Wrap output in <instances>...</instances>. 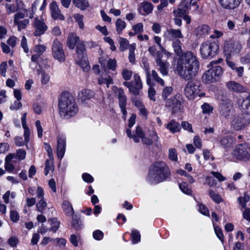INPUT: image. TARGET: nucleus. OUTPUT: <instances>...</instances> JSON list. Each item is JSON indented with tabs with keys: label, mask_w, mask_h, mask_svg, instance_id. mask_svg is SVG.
Masks as SVG:
<instances>
[{
	"label": "nucleus",
	"mask_w": 250,
	"mask_h": 250,
	"mask_svg": "<svg viewBox=\"0 0 250 250\" xmlns=\"http://www.w3.org/2000/svg\"><path fill=\"white\" fill-rule=\"evenodd\" d=\"M250 196L244 193V196H240L238 198V202L241 206L243 208H246L247 207L246 203L250 200Z\"/></svg>",
	"instance_id": "36"
},
{
	"label": "nucleus",
	"mask_w": 250,
	"mask_h": 250,
	"mask_svg": "<svg viewBox=\"0 0 250 250\" xmlns=\"http://www.w3.org/2000/svg\"><path fill=\"white\" fill-rule=\"evenodd\" d=\"M52 166V162L51 160H47L45 162V168H44V174L45 175H47L49 171L51 169Z\"/></svg>",
	"instance_id": "59"
},
{
	"label": "nucleus",
	"mask_w": 250,
	"mask_h": 250,
	"mask_svg": "<svg viewBox=\"0 0 250 250\" xmlns=\"http://www.w3.org/2000/svg\"><path fill=\"white\" fill-rule=\"evenodd\" d=\"M46 206L47 204L43 199H41L40 201L36 205L37 210L41 213H43Z\"/></svg>",
	"instance_id": "49"
},
{
	"label": "nucleus",
	"mask_w": 250,
	"mask_h": 250,
	"mask_svg": "<svg viewBox=\"0 0 250 250\" xmlns=\"http://www.w3.org/2000/svg\"><path fill=\"white\" fill-rule=\"evenodd\" d=\"M59 108L61 116L65 119L73 116L78 111L74 98L67 92L62 94L59 101Z\"/></svg>",
	"instance_id": "3"
},
{
	"label": "nucleus",
	"mask_w": 250,
	"mask_h": 250,
	"mask_svg": "<svg viewBox=\"0 0 250 250\" xmlns=\"http://www.w3.org/2000/svg\"><path fill=\"white\" fill-rule=\"evenodd\" d=\"M122 76L125 80H129L132 76V72L126 69L124 70L122 72Z\"/></svg>",
	"instance_id": "64"
},
{
	"label": "nucleus",
	"mask_w": 250,
	"mask_h": 250,
	"mask_svg": "<svg viewBox=\"0 0 250 250\" xmlns=\"http://www.w3.org/2000/svg\"><path fill=\"white\" fill-rule=\"evenodd\" d=\"M73 3L75 6L82 10L86 9L89 6L87 0H73Z\"/></svg>",
	"instance_id": "30"
},
{
	"label": "nucleus",
	"mask_w": 250,
	"mask_h": 250,
	"mask_svg": "<svg viewBox=\"0 0 250 250\" xmlns=\"http://www.w3.org/2000/svg\"><path fill=\"white\" fill-rule=\"evenodd\" d=\"M71 226L77 230L81 229L83 228L81 220L77 216L75 215L72 217Z\"/></svg>",
	"instance_id": "31"
},
{
	"label": "nucleus",
	"mask_w": 250,
	"mask_h": 250,
	"mask_svg": "<svg viewBox=\"0 0 250 250\" xmlns=\"http://www.w3.org/2000/svg\"><path fill=\"white\" fill-rule=\"evenodd\" d=\"M115 25L116 31L118 34H120L126 27V23L125 21L121 19H118L116 20Z\"/></svg>",
	"instance_id": "33"
},
{
	"label": "nucleus",
	"mask_w": 250,
	"mask_h": 250,
	"mask_svg": "<svg viewBox=\"0 0 250 250\" xmlns=\"http://www.w3.org/2000/svg\"><path fill=\"white\" fill-rule=\"evenodd\" d=\"M166 128L171 133L179 132L181 129L180 124L174 120H171L166 125Z\"/></svg>",
	"instance_id": "24"
},
{
	"label": "nucleus",
	"mask_w": 250,
	"mask_h": 250,
	"mask_svg": "<svg viewBox=\"0 0 250 250\" xmlns=\"http://www.w3.org/2000/svg\"><path fill=\"white\" fill-rule=\"evenodd\" d=\"M18 38L15 36H11L7 40V43L12 48L14 47L17 43Z\"/></svg>",
	"instance_id": "58"
},
{
	"label": "nucleus",
	"mask_w": 250,
	"mask_h": 250,
	"mask_svg": "<svg viewBox=\"0 0 250 250\" xmlns=\"http://www.w3.org/2000/svg\"><path fill=\"white\" fill-rule=\"evenodd\" d=\"M94 95V92L88 89H83L78 94V97L82 102H84L86 100L92 98Z\"/></svg>",
	"instance_id": "22"
},
{
	"label": "nucleus",
	"mask_w": 250,
	"mask_h": 250,
	"mask_svg": "<svg viewBox=\"0 0 250 250\" xmlns=\"http://www.w3.org/2000/svg\"><path fill=\"white\" fill-rule=\"evenodd\" d=\"M85 45L83 43H78L76 46V51L78 58L83 57L84 53L85 51Z\"/></svg>",
	"instance_id": "38"
},
{
	"label": "nucleus",
	"mask_w": 250,
	"mask_h": 250,
	"mask_svg": "<svg viewBox=\"0 0 250 250\" xmlns=\"http://www.w3.org/2000/svg\"><path fill=\"white\" fill-rule=\"evenodd\" d=\"M115 93L119 100V104L121 112L123 113V118L125 120L127 115V111L126 110L127 97L125 94L124 90L121 88H116V91L115 92Z\"/></svg>",
	"instance_id": "11"
},
{
	"label": "nucleus",
	"mask_w": 250,
	"mask_h": 250,
	"mask_svg": "<svg viewBox=\"0 0 250 250\" xmlns=\"http://www.w3.org/2000/svg\"><path fill=\"white\" fill-rule=\"evenodd\" d=\"M199 62L196 56L191 52H186L180 57L177 71L180 76L186 81L193 79L198 73Z\"/></svg>",
	"instance_id": "1"
},
{
	"label": "nucleus",
	"mask_w": 250,
	"mask_h": 250,
	"mask_svg": "<svg viewBox=\"0 0 250 250\" xmlns=\"http://www.w3.org/2000/svg\"><path fill=\"white\" fill-rule=\"evenodd\" d=\"M152 78L158 83L160 84L162 86H164L165 85V82L164 81L160 78L157 73V72L155 70L152 71V73L151 74V77Z\"/></svg>",
	"instance_id": "47"
},
{
	"label": "nucleus",
	"mask_w": 250,
	"mask_h": 250,
	"mask_svg": "<svg viewBox=\"0 0 250 250\" xmlns=\"http://www.w3.org/2000/svg\"><path fill=\"white\" fill-rule=\"evenodd\" d=\"M148 136L150 138L154 140L155 145L157 147L160 146V143L158 141L159 137H158L156 132L154 130H149Z\"/></svg>",
	"instance_id": "44"
},
{
	"label": "nucleus",
	"mask_w": 250,
	"mask_h": 250,
	"mask_svg": "<svg viewBox=\"0 0 250 250\" xmlns=\"http://www.w3.org/2000/svg\"><path fill=\"white\" fill-rule=\"evenodd\" d=\"M170 175L167 165L164 162L157 161L150 166L146 180L151 184H157L164 181Z\"/></svg>",
	"instance_id": "2"
},
{
	"label": "nucleus",
	"mask_w": 250,
	"mask_h": 250,
	"mask_svg": "<svg viewBox=\"0 0 250 250\" xmlns=\"http://www.w3.org/2000/svg\"><path fill=\"white\" fill-rule=\"evenodd\" d=\"M172 46L177 55H180L182 53L181 42L179 40H176L173 42Z\"/></svg>",
	"instance_id": "39"
},
{
	"label": "nucleus",
	"mask_w": 250,
	"mask_h": 250,
	"mask_svg": "<svg viewBox=\"0 0 250 250\" xmlns=\"http://www.w3.org/2000/svg\"><path fill=\"white\" fill-rule=\"evenodd\" d=\"M220 144L225 149L230 148L232 145L231 139L226 137L223 138L221 139Z\"/></svg>",
	"instance_id": "41"
},
{
	"label": "nucleus",
	"mask_w": 250,
	"mask_h": 250,
	"mask_svg": "<svg viewBox=\"0 0 250 250\" xmlns=\"http://www.w3.org/2000/svg\"><path fill=\"white\" fill-rule=\"evenodd\" d=\"M242 0H220L221 6L225 9H234L240 4Z\"/></svg>",
	"instance_id": "18"
},
{
	"label": "nucleus",
	"mask_w": 250,
	"mask_h": 250,
	"mask_svg": "<svg viewBox=\"0 0 250 250\" xmlns=\"http://www.w3.org/2000/svg\"><path fill=\"white\" fill-rule=\"evenodd\" d=\"M65 140L62 137H60L58 139V145L57 148V153L58 157L62 159L64 154L65 151Z\"/></svg>",
	"instance_id": "19"
},
{
	"label": "nucleus",
	"mask_w": 250,
	"mask_h": 250,
	"mask_svg": "<svg viewBox=\"0 0 250 250\" xmlns=\"http://www.w3.org/2000/svg\"><path fill=\"white\" fill-rule=\"evenodd\" d=\"M123 85L127 87L129 91L135 96L140 95L143 87L142 83L140 76L138 74L134 75V81L130 82H125Z\"/></svg>",
	"instance_id": "8"
},
{
	"label": "nucleus",
	"mask_w": 250,
	"mask_h": 250,
	"mask_svg": "<svg viewBox=\"0 0 250 250\" xmlns=\"http://www.w3.org/2000/svg\"><path fill=\"white\" fill-rule=\"evenodd\" d=\"M45 49L46 47L44 45H37L34 48V51L39 56H41L45 51Z\"/></svg>",
	"instance_id": "54"
},
{
	"label": "nucleus",
	"mask_w": 250,
	"mask_h": 250,
	"mask_svg": "<svg viewBox=\"0 0 250 250\" xmlns=\"http://www.w3.org/2000/svg\"><path fill=\"white\" fill-rule=\"evenodd\" d=\"M242 48L240 42L236 40H229L224 44V52L227 57L238 54Z\"/></svg>",
	"instance_id": "6"
},
{
	"label": "nucleus",
	"mask_w": 250,
	"mask_h": 250,
	"mask_svg": "<svg viewBox=\"0 0 250 250\" xmlns=\"http://www.w3.org/2000/svg\"><path fill=\"white\" fill-rule=\"evenodd\" d=\"M218 49L219 46L216 42L207 41L201 45L200 50L203 58L208 59L214 57Z\"/></svg>",
	"instance_id": "4"
},
{
	"label": "nucleus",
	"mask_w": 250,
	"mask_h": 250,
	"mask_svg": "<svg viewBox=\"0 0 250 250\" xmlns=\"http://www.w3.org/2000/svg\"><path fill=\"white\" fill-rule=\"evenodd\" d=\"M200 83L197 80L190 81L185 85L184 93L186 96L190 100H193L197 96H201L199 94Z\"/></svg>",
	"instance_id": "5"
},
{
	"label": "nucleus",
	"mask_w": 250,
	"mask_h": 250,
	"mask_svg": "<svg viewBox=\"0 0 250 250\" xmlns=\"http://www.w3.org/2000/svg\"><path fill=\"white\" fill-rule=\"evenodd\" d=\"M26 155V152L22 149H19L17 151V157L19 160H23Z\"/></svg>",
	"instance_id": "63"
},
{
	"label": "nucleus",
	"mask_w": 250,
	"mask_h": 250,
	"mask_svg": "<svg viewBox=\"0 0 250 250\" xmlns=\"http://www.w3.org/2000/svg\"><path fill=\"white\" fill-rule=\"evenodd\" d=\"M33 27L35 29L34 35L35 36H40L43 35L47 29V26L42 19L36 18L34 19Z\"/></svg>",
	"instance_id": "14"
},
{
	"label": "nucleus",
	"mask_w": 250,
	"mask_h": 250,
	"mask_svg": "<svg viewBox=\"0 0 250 250\" xmlns=\"http://www.w3.org/2000/svg\"><path fill=\"white\" fill-rule=\"evenodd\" d=\"M5 8L7 14H10L18 11V8L16 7L15 4L6 3L5 4Z\"/></svg>",
	"instance_id": "52"
},
{
	"label": "nucleus",
	"mask_w": 250,
	"mask_h": 250,
	"mask_svg": "<svg viewBox=\"0 0 250 250\" xmlns=\"http://www.w3.org/2000/svg\"><path fill=\"white\" fill-rule=\"evenodd\" d=\"M228 88L231 91L236 93L247 92V88L235 81H229L226 84Z\"/></svg>",
	"instance_id": "16"
},
{
	"label": "nucleus",
	"mask_w": 250,
	"mask_h": 250,
	"mask_svg": "<svg viewBox=\"0 0 250 250\" xmlns=\"http://www.w3.org/2000/svg\"><path fill=\"white\" fill-rule=\"evenodd\" d=\"M179 188L183 193L186 194L190 195L192 192L191 189L186 182H182L180 184Z\"/></svg>",
	"instance_id": "43"
},
{
	"label": "nucleus",
	"mask_w": 250,
	"mask_h": 250,
	"mask_svg": "<svg viewBox=\"0 0 250 250\" xmlns=\"http://www.w3.org/2000/svg\"><path fill=\"white\" fill-rule=\"evenodd\" d=\"M240 62L243 64L250 63V52L243 56L240 59Z\"/></svg>",
	"instance_id": "62"
},
{
	"label": "nucleus",
	"mask_w": 250,
	"mask_h": 250,
	"mask_svg": "<svg viewBox=\"0 0 250 250\" xmlns=\"http://www.w3.org/2000/svg\"><path fill=\"white\" fill-rule=\"evenodd\" d=\"M211 71L213 73V75L214 76V78H215L216 81H217L220 77L223 74V69L220 66H212L210 68Z\"/></svg>",
	"instance_id": "32"
},
{
	"label": "nucleus",
	"mask_w": 250,
	"mask_h": 250,
	"mask_svg": "<svg viewBox=\"0 0 250 250\" xmlns=\"http://www.w3.org/2000/svg\"><path fill=\"white\" fill-rule=\"evenodd\" d=\"M241 108L243 114H250V103L248 101H243L241 104Z\"/></svg>",
	"instance_id": "48"
},
{
	"label": "nucleus",
	"mask_w": 250,
	"mask_h": 250,
	"mask_svg": "<svg viewBox=\"0 0 250 250\" xmlns=\"http://www.w3.org/2000/svg\"><path fill=\"white\" fill-rule=\"evenodd\" d=\"M234 154L237 159L244 161L250 160V144L248 143L238 145L234 150Z\"/></svg>",
	"instance_id": "7"
},
{
	"label": "nucleus",
	"mask_w": 250,
	"mask_h": 250,
	"mask_svg": "<svg viewBox=\"0 0 250 250\" xmlns=\"http://www.w3.org/2000/svg\"><path fill=\"white\" fill-rule=\"evenodd\" d=\"M181 102V96L175 95L166 101V106L169 108L172 113H175L180 110Z\"/></svg>",
	"instance_id": "12"
},
{
	"label": "nucleus",
	"mask_w": 250,
	"mask_h": 250,
	"mask_svg": "<svg viewBox=\"0 0 250 250\" xmlns=\"http://www.w3.org/2000/svg\"><path fill=\"white\" fill-rule=\"evenodd\" d=\"M153 8V6L151 3L144 1L140 4L138 10L141 14L147 15L151 13Z\"/></svg>",
	"instance_id": "20"
},
{
	"label": "nucleus",
	"mask_w": 250,
	"mask_h": 250,
	"mask_svg": "<svg viewBox=\"0 0 250 250\" xmlns=\"http://www.w3.org/2000/svg\"><path fill=\"white\" fill-rule=\"evenodd\" d=\"M29 23V21L28 19H24L23 20L18 21L17 23L14 24L17 25L18 30L21 31L22 29H25L27 27Z\"/></svg>",
	"instance_id": "46"
},
{
	"label": "nucleus",
	"mask_w": 250,
	"mask_h": 250,
	"mask_svg": "<svg viewBox=\"0 0 250 250\" xmlns=\"http://www.w3.org/2000/svg\"><path fill=\"white\" fill-rule=\"evenodd\" d=\"M172 91L173 88L171 86H166L163 89L162 96L165 101L167 99V97L172 93Z\"/></svg>",
	"instance_id": "45"
},
{
	"label": "nucleus",
	"mask_w": 250,
	"mask_h": 250,
	"mask_svg": "<svg viewBox=\"0 0 250 250\" xmlns=\"http://www.w3.org/2000/svg\"><path fill=\"white\" fill-rule=\"evenodd\" d=\"M135 49V45L132 44L129 46V53L128 58L129 62L131 63H134L135 61V57L134 54V50Z\"/></svg>",
	"instance_id": "50"
},
{
	"label": "nucleus",
	"mask_w": 250,
	"mask_h": 250,
	"mask_svg": "<svg viewBox=\"0 0 250 250\" xmlns=\"http://www.w3.org/2000/svg\"><path fill=\"white\" fill-rule=\"evenodd\" d=\"M120 47L119 49L121 51H125L127 47L129 42L125 38H120Z\"/></svg>",
	"instance_id": "51"
},
{
	"label": "nucleus",
	"mask_w": 250,
	"mask_h": 250,
	"mask_svg": "<svg viewBox=\"0 0 250 250\" xmlns=\"http://www.w3.org/2000/svg\"><path fill=\"white\" fill-rule=\"evenodd\" d=\"M62 207L65 213L68 216L72 215L74 210L71 204L68 201H64L62 204Z\"/></svg>",
	"instance_id": "29"
},
{
	"label": "nucleus",
	"mask_w": 250,
	"mask_h": 250,
	"mask_svg": "<svg viewBox=\"0 0 250 250\" xmlns=\"http://www.w3.org/2000/svg\"><path fill=\"white\" fill-rule=\"evenodd\" d=\"M93 237L95 240H100L103 238L104 233L101 230L97 229L93 232Z\"/></svg>",
	"instance_id": "57"
},
{
	"label": "nucleus",
	"mask_w": 250,
	"mask_h": 250,
	"mask_svg": "<svg viewBox=\"0 0 250 250\" xmlns=\"http://www.w3.org/2000/svg\"><path fill=\"white\" fill-rule=\"evenodd\" d=\"M188 13V11L184 8H182L179 5H178V8L174 9L173 11V15L175 17L182 18Z\"/></svg>",
	"instance_id": "37"
},
{
	"label": "nucleus",
	"mask_w": 250,
	"mask_h": 250,
	"mask_svg": "<svg viewBox=\"0 0 250 250\" xmlns=\"http://www.w3.org/2000/svg\"><path fill=\"white\" fill-rule=\"evenodd\" d=\"M169 158L173 161L177 160V156L175 148H171L169 150Z\"/></svg>",
	"instance_id": "61"
},
{
	"label": "nucleus",
	"mask_w": 250,
	"mask_h": 250,
	"mask_svg": "<svg viewBox=\"0 0 250 250\" xmlns=\"http://www.w3.org/2000/svg\"><path fill=\"white\" fill-rule=\"evenodd\" d=\"M153 84L151 85H149L150 87L148 90V97L150 100H153V101H155V89L152 87Z\"/></svg>",
	"instance_id": "60"
},
{
	"label": "nucleus",
	"mask_w": 250,
	"mask_h": 250,
	"mask_svg": "<svg viewBox=\"0 0 250 250\" xmlns=\"http://www.w3.org/2000/svg\"><path fill=\"white\" fill-rule=\"evenodd\" d=\"M165 37L169 41H174L183 38L181 30L170 28L167 30L164 34Z\"/></svg>",
	"instance_id": "15"
},
{
	"label": "nucleus",
	"mask_w": 250,
	"mask_h": 250,
	"mask_svg": "<svg viewBox=\"0 0 250 250\" xmlns=\"http://www.w3.org/2000/svg\"><path fill=\"white\" fill-rule=\"evenodd\" d=\"M233 103L228 99H223L220 101L219 111L220 114L227 118L230 115L232 110Z\"/></svg>",
	"instance_id": "13"
},
{
	"label": "nucleus",
	"mask_w": 250,
	"mask_h": 250,
	"mask_svg": "<svg viewBox=\"0 0 250 250\" xmlns=\"http://www.w3.org/2000/svg\"><path fill=\"white\" fill-rule=\"evenodd\" d=\"M202 80L206 83H209L216 82V80L213 75L210 69L206 71L202 76Z\"/></svg>",
	"instance_id": "27"
},
{
	"label": "nucleus",
	"mask_w": 250,
	"mask_h": 250,
	"mask_svg": "<svg viewBox=\"0 0 250 250\" xmlns=\"http://www.w3.org/2000/svg\"><path fill=\"white\" fill-rule=\"evenodd\" d=\"M144 67L146 74V83L148 85H151L152 84V81L151 79V73L149 65L146 62H144Z\"/></svg>",
	"instance_id": "35"
},
{
	"label": "nucleus",
	"mask_w": 250,
	"mask_h": 250,
	"mask_svg": "<svg viewBox=\"0 0 250 250\" xmlns=\"http://www.w3.org/2000/svg\"><path fill=\"white\" fill-rule=\"evenodd\" d=\"M132 241L133 244L138 243L140 241L141 235L137 230H132L131 233Z\"/></svg>",
	"instance_id": "40"
},
{
	"label": "nucleus",
	"mask_w": 250,
	"mask_h": 250,
	"mask_svg": "<svg viewBox=\"0 0 250 250\" xmlns=\"http://www.w3.org/2000/svg\"><path fill=\"white\" fill-rule=\"evenodd\" d=\"M209 195L210 198L217 204L221 203L223 201L220 195L218 194H216L213 190H209Z\"/></svg>",
	"instance_id": "42"
},
{
	"label": "nucleus",
	"mask_w": 250,
	"mask_h": 250,
	"mask_svg": "<svg viewBox=\"0 0 250 250\" xmlns=\"http://www.w3.org/2000/svg\"><path fill=\"white\" fill-rule=\"evenodd\" d=\"M80 60L78 62V63L81 67L83 71L87 72L90 69V66L85 57L79 58Z\"/></svg>",
	"instance_id": "34"
},
{
	"label": "nucleus",
	"mask_w": 250,
	"mask_h": 250,
	"mask_svg": "<svg viewBox=\"0 0 250 250\" xmlns=\"http://www.w3.org/2000/svg\"><path fill=\"white\" fill-rule=\"evenodd\" d=\"M83 16L81 14H76L74 16V19L78 23L79 27L81 29L84 28V23L83 22Z\"/></svg>",
	"instance_id": "55"
},
{
	"label": "nucleus",
	"mask_w": 250,
	"mask_h": 250,
	"mask_svg": "<svg viewBox=\"0 0 250 250\" xmlns=\"http://www.w3.org/2000/svg\"><path fill=\"white\" fill-rule=\"evenodd\" d=\"M198 206L199 211L202 214L206 216L209 215V210L205 205L200 203L198 204Z\"/></svg>",
	"instance_id": "56"
},
{
	"label": "nucleus",
	"mask_w": 250,
	"mask_h": 250,
	"mask_svg": "<svg viewBox=\"0 0 250 250\" xmlns=\"http://www.w3.org/2000/svg\"><path fill=\"white\" fill-rule=\"evenodd\" d=\"M209 29V26L206 24L199 26L195 29L196 36L200 38L203 35L208 34Z\"/></svg>",
	"instance_id": "26"
},
{
	"label": "nucleus",
	"mask_w": 250,
	"mask_h": 250,
	"mask_svg": "<svg viewBox=\"0 0 250 250\" xmlns=\"http://www.w3.org/2000/svg\"><path fill=\"white\" fill-rule=\"evenodd\" d=\"M214 231L217 237L223 243L224 241V237L222 230L218 226H214Z\"/></svg>",
	"instance_id": "53"
},
{
	"label": "nucleus",
	"mask_w": 250,
	"mask_h": 250,
	"mask_svg": "<svg viewBox=\"0 0 250 250\" xmlns=\"http://www.w3.org/2000/svg\"><path fill=\"white\" fill-rule=\"evenodd\" d=\"M156 63L157 66L159 67V69L162 75L164 76L167 75L168 74L167 68L169 66V63L163 61H158Z\"/></svg>",
	"instance_id": "28"
},
{
	"label": "nucleus",
	"mask_w": 250,
	"mask_h": 250,
	"mask_svg": "<svg viewBox=\"0 0 250 250\" xmlns=\"http://www.w3.org/2000/svg\"><path fill=\"white\" fill-rule=\"evenodd\" d=\"M52 53L54 58L59 62H62L65 60V56L62 45L58 39L55 40L53 42Z\"/></svg>",
	"instance_id": "10"
},
{
	"label": "nucleus",
	"mask_w": 250,
	"mask_h": 250,
	"mask_svg": "<svg viewBox=\"0 0 250 250\" xmlns=\"http://www.w3.org/2000/svg\"><path fill=\"white\" fill-rule=\"evenodd\" d=\"M98 83L100 85L106 84L108 87L110 84L113 83V80L110 76L108 75L106 73H103L101 77L98 79Z\"/></svg>",
	"instance_id": "25"
},
{
	"label": "nucleus",
	"mask_w": 250,
	"mask_h": 250,
	"mask_svg": "<svg viewBox=\"0 0 250 250\" xmlns=\"http://www.w3.org/2000/svg\"><path fill=\"white\" fill-rule=\"evenodd\" d=\"M79 41V37L74 33H70L69 34L67 40V46L69 48L73 49L74 48L76 44Z\"/></svg>",
	"instance_id": "23"
},
{
	"label": "nucleus",
	"mask_w": 250,
	"mask_h": 250,
	"mask_svg": "<svg viewBox=\"0 0 250 250\" xmlns=\"http://www.w3.org/2000/svg\"><path fill=\"white\" fill-rule=\"evenodd\" d=\"M50 7L51 16L53 19L60 20L61 21L64 20V17L61 14V10L56 1H52L50 4Z\"/></svg>",
	"instance_id": "17"
},
{
	"label": "nucleus",
	"mask_w": 250,
	"mask_h": 250,
	"mask_svg": "<svg viewBox=\"0 0 250 250\" xmlns=\"http://www.w3.org/2000/svg\"><path fill=\"white\" fill-rule=\"evenodd\" d=\"M250 124V114H243L235 116L231 121V126L235 130H240Z\"/></svg>",
	"instance_id": "9"
},
{
	"label": "nucleus",
	"mask_w": 250,
	"mask_h": 250,
	"mask_svg": "<svg viewBox=\"0 0 250 250\" xmlns=\"http://www.w3.org/2000/svg\"><path fill=\"white\" fill-rule=\"evenodd\" d=\"M199 1L200 0H182L179 5L189 13L191 6H196L195 10L198 9L199 5L197 4Z\"/></svg>",
	"instance_id": "21"
}]
</instances>
